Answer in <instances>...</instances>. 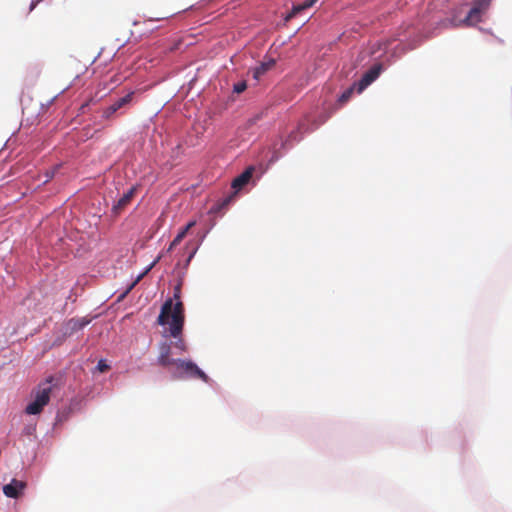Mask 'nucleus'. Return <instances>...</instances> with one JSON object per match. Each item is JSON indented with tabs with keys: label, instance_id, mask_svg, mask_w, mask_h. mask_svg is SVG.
<instances>
[{
	"label": "nucleus",
	"instance_id": "f257e3e1",
	"mask_svg": "<svg viewBox=\"0 0 512 512\" xmlns=\"http://www.w3.org/2000/svg\"><path fill=\"white\" fill-rule=\"evenodd\" d=\"M184 318L183 303L176 302L173 304V300L168 299L162 305L160 314L157 319V323L159 325H170V336L176 339V341L173 343V346L179 352H185L187 350V345L182 338Z\"/></svg>",
	"mask_w": 512,
	"mask_h": 512
},
{
	"label": "nucleus",
	"instance_id": "f03ea898",
	"mask_svg": "<svg viewBox=\"0 0 512 512\" xmlns=\"http://www.w3.org/2000/svg\"><path fill=\"white\" fill-rule=\"evenodd\" d=\"M57 388V380L53 376H49L41 381L31 391V402L26 406L25 413L28 415L40 414L44 407L49 403L51 394Z\"/></svg>",
	"mask_w": 512,
	"mask_h": 512
},
{
	"label": "nucleus",
	"instance_id": "7ed1b4c3",
	"mask_svg": "<svg viewBox=\"0 0 512 512\" xmlns=\"http://www.w3.org/2000/svg\"><path fill=\"white\" fill-rule=\"evenodd\" d=\"M169 370L175 379L197 378L209 381V377L191 360L177 359Z\"/></svg>",
	"mask_w": 512,
	"mask_h": 512
},
{
	"label": "nucleus",
	"instance_id": "20e7f679",
	"mask_svg": "<svg viewBox=\"0 0 512 512\" xmlns=\"http://www.w3.org/2000/svg\"><path fill=\"white\" fill-rule=\"evenodd\" d=\"M134 94H135V92L131 91L128 94H126L125 96L116 100L113 104H111L110 106H108L107 108H105L103 110L102 117L106 120L112 119L113 115L116 112H118L119 110H121L131 104Z\"/></svg>",
	"mask_w": 512,
	"mask_h": 512
},
{
	"label": "nucleus",
	"instance_id": "39448f33",
	"mask_svg": "<svg viewBox=\"0 0 512 512\" xmlns=\"http://www.w3.org/2000/svg\"><path fill=\"white\" fill-rule=\"evenodd\" d=\"M173 354L171 344L167 342H163L159 346V355L157 358V363L164 367L170 369L177 359L171 357Z\"/></svg>",
	"mask_w": 512,
	"mask_h": 512
},
{
	"label": "nucleus",
	"instance_id": "423d86ee",
	"mask_svg": "<svg viewBox=\"0 0 512 512\" xmlns=\"http://www.w3.org/2000/svg\"><path fill=\"white\" fill-rule=\"evenodd\" d=\"M489 5L480 3L479 0H475L474 6L470 9L467 16L462 20V23L470 26L475 25L481 21V15Z\"/></svg>",
	"mask_w": 512,
	"mask_h": 512
},
{
	"label": "nucleus",
	"instance_id": "0eeeda50",
	"mask_svg": "<svg viewBox=\"0 0 512 512\" xmlns=\"http://www.w3.org/2000/svg\"><path fill=\"white\" fill-rule=\"evenodd\" d=\"M381 72V65H374L367 72H365L358 82V92H362L367 86L375 81Z\"/></svg>",
	"mask_w": 512,
	"mask_h": 512
},
{
	"label": "nucleus",
	"instance_id": "6e6552de",
	"mask_svg": "<svg viewBox=\"0 0 512 512\" xmlns=\"http://www.w3.org/2000/svg\"><path fill=\"white\" fill-rule=\"evenodd\" d=\"M26 487V483L13 479L9 484L4 485L3 493L9 498H18Z\"/></svg>",
	"mask_w": 512,
	"mask_h": 512
},
{
	"label": "nucleus",
	"instance_id": "1a4fd4ad",
	"mask_svg": "<svg viewBox=\"0 0 512 512\" xmlns=\"http://www.w3.org/2000/svg\"><path fill=\"white\" fill-rule=\"evenodd\" d=\"M253 168L246 169L242 174L237 176L233 182L232 187L234 189H241L244 187L251 179L252 177Z\"/></svg>",
	"mask_w": 512,
	"mask_h": 512
},
{
	"label": "nucleus",
	"instance_id": "9d476101",
	"mask_svg": "<svg viewBox=\"0 0 512 512\" xmlns=\"http://www.w3.org/2000/svg\"><path fill=\"white\" fill-rule=\"evenodd\" d=\"M135 188L129 189L123 196L118 200L117 204L114 206V210L119 212L124 209L131 201L134 196Z\"/></svg>",
	"mask_w": 512,
	"mask_h": 512
},
{
	"label": "nucleus",
	"instance_id": "9b49d317",
	"mask_svg": "<svg viewBox=\"0 0 512 512\" xmlns=\"http://www.w3.org/2000/svg\"><path fill=\"white\" fill-rule=\"evenodd\" d=\"M275 64L274 60H270L268 62L262 63L254 70V78L259 79L263 74H265L271 67Z\"/></svg>",
	"mask_w": 512,
	"mask_h": 512
},
{
	"label": "nucleus",
	"instance_id": "f8f14e48",
	"mask_svg": "<svg viewBox=\"0 0 512 512\" xmlns=\"http://www.w3.org/2000/svg\"><path fill=\"white\" fill-rule=\"evenodd\" d=\"M198 248H199V245L194 243L193 241H188L186 243L185 249L190 250L187 261H186V265H188L190 263V261L192 260V258L195 256Z\"/></svg>",
	"mask_w": 512,
	"mask_h": 512
},
{
	"label": "nucleus",
	"instance_id": "ddd939ff",
	"mask_svg": "<svg viewBox=\"0 0 512 512\" xmlns=\"http://www.w3.org/2000/svg\"><path fill=\"white\" fill-rule=\"evenodd\" d=\"M89 322L90 321L86 320L85 318L72 319V320H70V325H71L72 330H80V329L84 328L86 325H88Z\"/></svg>",
	"mask_w": 512,
	"mask_h": 512
},
{
	"label": "nucleus",
	"instance_id": "4468645a",
	"mask_svg": "<svg viewBox=\"0 0 512 512\" xmlns=\"http://www.w3.org/2000/svg\"><path fill=\"white\" fill-rule=\"evenodd\" d=\"M353 91H354V87H350L348 89H346L341 95L340 97L338 98V102L340 104H344L346 103L352 96L353 94Z\"/></svg>",
	"mask_w": 512,
	"mask_h": 512
},
{
	"label": "nucleus",
	"instance_id": "2eb2a0df",
	"mask_svg": "<svg viewBox=\"0 0 512 512\" xmlns=\"http://www.w3.org/2000/svg\"><path fill=\"white\" fill-rule=\"evenodd\" d=\"M301 11H303L302 6L300 4L294 5L292 7V10L286 15L285 21L288 22L292 18H294L297 14H299Z\"/></svg>",
	"mask_w": 512,
	"mask_h": 512
},
{
	"label": "nucleus",
	"instance_id": "dca6fc26",
	"mask_svg": "<svg viewBox=\"0 0 512 512\" xmlns=\"http://www.w3.org/2000/svg\"><path fill=\"white\" fill-rule=\"evenodd\" d=\"M196 225V221H190L187 223V225L185 227H183L179 232L178 234H180L183 238L186 237L187 233L189 232V230L191 228H193L194 226Z\"/></svg>",
	"mask_w": 512,
	"mask_h": 512
},
{
	"label": "nucleus",
	"instance_id": "f3484780",
	"mask_svg": "<svg viewBox=\"0 0 512 512\" xmlns=\"http://www.w3.org/2000/svg\"><path fill=\"white\" fill-rule=\"evenodd\" d=\"M246 88H247V84H246V82H245V81H241V82H238V83H236V84L234 85V87H233V91H234L235 93L240 94V93L244 92V91L246 90Z\"/></svg>",
	"mask_w": 512,
	"mask_h": 512
},
{
	"label": "nucleus",
	"instance_id": "a211bd4d",
	"mask_svg": "<svg viewBox=\"0 0 512 512\" xmlns=\"http://www.w3.org/2000/svg\"><path fill=\"white\" fill-rule=\"evenodd\" d=\"M184 238L180 235V234H177L176 237L173 239V241L170 243L169 247H168V251H172L177 245H179L181 243V241L183 240Z\"/></svg>",
	"mask_w": 512,
	"mask_h": 512
},
{
	"label": "nucleus",
	"instance_id": "6ab92c4d",
	"mask_svg": "<svg viewBox=\"0 0 512 512\" xmlns=\"http://www.w3.org/2000/svg\"><path fill=\"white\" fill-rule=\"evenodd\" d=\"M97 369L100 371V372H105L109 369V365L106 364V362L104 360H100L97 364Z\"/></svg>",
	"mask_w": 512,
	"mask_h": 512
},
{
	"label": "nucleus",
	"instance_id": "aec40b11",
	"mask_svg": "<svg viewBox=\"0 0 512 512\" xmlns=\"http://www.w3.org/2000/svg\"><path fill=\"white\" fill-rule=\"evenodd\" d=\"M159 259H160V257H158V258H157V259H156V260H155V261H154V262H153V263H152V264H151V265L146 269V271H145L143 274H141V275L136 279V281L131 285V287H130V288H132V287H133V286H134V285H135V284H136V283L141 279V277H142L144 274H146L148 271H150V270L152 269V267H153V266H154V265L159 261Z\"/></svg>",
	"mask_w": 512,
	"mask_h": 512
},
{
	"label": "nucleus",
	"instance_id": "412c9836",
	"mask_svg": "<svg viewBox=\"0 0 512 512\" xmlns=\"http://www.w3.org/2000/svg\"><path fill=\"white\" fill-rule=\"evenodd\" d=\"M317 1L318 0H306L305 2H303L300 5L302 6V9L305 10V9L312 7Z\"/></svg>",
	"mask_w": 512,
	"mask_h": 512
},
{
	"label": "nucleus",
	"instance_id": "4be33fe9",
	"mask_svg": "<svg viewBox=\"0 0 512 512\" xmlns=\"http://www.w3.org/2000/svg\"><path fill=\"white\" fill-rule=\"evenodd\" d=\"M180 293H181V289H180V286H177L175 288V291H174V298L177 299V302H181L179 299H180Z\"/></svg>",
	"mask_w": 512,
	"mask_h": 512
},
{
	"label": "nucleus",
	"instance_id": "5701e85b",
	"mask_svg": "<svg viewBox=\"0 0 512 512\" xmlns=\"http://www.w3.org/2000/svg\"><path fill=\"white\" fill-rule=\"evenodd\" d=\"M169 17H170V15H164V16H160V17L150 18L148 21H159V20L167 19Z\"/></svg>",
	"mask_w": 512,
	"mask_h": 512
},
{
	"label": "nucleus",
	"instance_id": "b1692460",
	"mask_svg": "<svg viewBox=\"0 0 512 512\" xmlns=\"http://www.w3.org/2000/svg\"><path fill=\"white\" fill-rule=\"evenodd\" d=\"M480 3L484 4V5H489L491 0H479Z\"/></svg>",
	"mask_w": 512,
	"mask_h": 512
},
{
	"label": "nucleus",
	"instance_id": "393cba45",
	"mask_svg": "<svg viewBox=\"0 0 512 512\" xmlns=\"http://www.w3.org/2000/svg\"><path fill=\"white\" fill-rule=\"evenodd\" d=\"M53 175H54V170H52L50 173H47V178L51 179V178H53Z\"/></svg>",
	"mask_w": 512,
	"mask_h": 512
}]
</instances>
